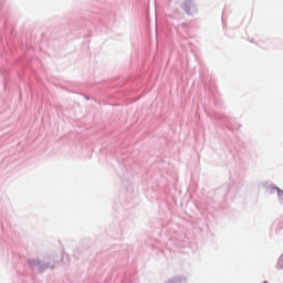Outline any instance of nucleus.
Listing matches in <instances>:
<instances>
[{
	"instance_id": "nucleus-2",
	"label": "nucleus",
	"mask_w": 283,
	"mask_h": 283,
	"mask_svg": "<svg viewBox=\"0 0 283 283\" xmlns=\"http://www.w3.org/2000/svg\"><path fill=\"white\" fill-rule=\"evenodd\" d=\"M276 269H279V271H282L283 269V258H280L277 263H276Z\"/></svg>"
},
{
	"instance_id": "nucleus-1",
	"label": "nucleus",
	"mask_w": 283,
	"mask_h": 283,
	"mask_svg": "<svg viewBox=\"0 0 283 283\" xmlns=\"http://www.w3.org/2000/svg\"><path fill=\"white\" fill-rule=\"evenodd\" d=\"M181 8L187 14H193L195 12H198L196 4L191 0L184 1Z\"/></svg>"
}]
</instances>
